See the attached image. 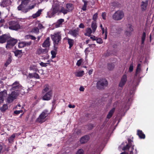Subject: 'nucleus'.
Returning <instances> with one entry per match:
<instances>
[{
    "mask_svg": "<svg viewBox=\"0 0 154 154\" xmlns=\"http://www.w3.org/2000/svg\"><path fill=\"white\" fill-rule=\"evenodd\" d=\"M148 4V1L146 0L145 2L142 1L141 5V9L143 11H146Z\"/></svg>",
    "mask_w": 154,
    "mask_h": 154,
    "instance_id": "nucleus-17",
    "label": "nucleus"
},
{
    "mask_svg": "<svg viewBox=\"0 0 154 154\" xmlns=\"http://www.w3.org/2000/svg\"><path fill=\"white\" fill-rule=\"evenodd\" d=\"M49 114L48 111L47 109H45L39 115V117L37 119L36 121L38 122H43V120L48 116Z\"/></svg>",
    "mask_w": 154,
    "mask_h": 154,
    "instance_id": "nucleus-8",
    "label": "nucleus"
},
{
    "mask_svg": "<svg viewBox=\"0 0 154 154\" xmlns=\"http://www.w3.org/2000/svg\"><path fill=\"white\" fill-rule=\"evenodd\" d=\"M102 34H103L104 33H105V37H104V39H106L107 38V28H106L105 29H102Z\"/></svg>",
    "mask_w": 154,
    "mask_h": 154,
    "instance_id": "nucleus-40",
    "label": "nucleus"
},
{
    "mask_svg": "<svg viewBox=\"0 0 154 154\" xmlns=\"http://www.w3.org/2000/svg\"><path fill=\"white\" fill-rule=\"evenodd\" d=\"M90 138V136L88 135H85L81 138L80 142L82 144H84L87 142Z\"/></svg>",
    "mask_w": 154,
    "mask_h": 154,
    "instance_id": "nucleus-16",
    "label": "nucleus"
},
{
    "mask_svg": "<svg viewBox=\"0 0 154 154\" xmlns=\"http://www.w3.org/2000/svg\"><path fill=\"white\" fill-rule=\"evenodd\" d=\"M92 33V30L91 28H87L86 30V33L85 34V36L90 37L91 36V34Z\"/></svg>",
    "mask_w": 154,
    "mask_h": 154,
    "instance_id": "nucleus-30",
    "label": "nucleus"
},
{
    "mask_svg": "<svg viewBox=\"0 0 154 154\" xmlns=\"http://www.w3.org/2000/svg\"><path fill=\"white\" fill-rule=\"evenodd\" d=\"M8 28L11 30H17L20 28L19 22L16 20H11L9 22Z\"/></svg>",
    "mask_w": 154,
    "mask_h": 154,
    "instance_id": "nucleus-7",
    "label": "nucleus"
},
{
    "mask_svg": "<svg viewBox=\"0 0 154 154\" xmlns=\"http://www.w3.org/2000/svg\"><path fill=\"white\" fill-rule=\"evenodd\" d=\"M44 96L42 97V99L44 100L48 101L51 99L53 92L51 90L44 94Z\"/></svg>",
    "mask_w": 154,
    "mask_h": 154,
    "instance_id": "nucleus-11",
    "label": "nucleus"
},
{
    "mask_svg": "<svg viewBox=\"0 0 154 154\" xmlns=\"http://www.w3.org/2000/svg\"><path fill=\"white\" fill-rule=\"evenodd\" d=\"M11 90H15L12 92L11 94H9L8 97L7 99V101L8 103H11L14 99H16L17 97L19 94V90H18L20 88L21 85L18 81H16L14 82L11 85Z\"/></svg>",
    "mask_w": 154,
    "mask_h": 154,
    "instance_id": "nucleus-1",
    "label": "nucleus"
},
{
    "mask_svg": "<svg viewBox=\"0 0 154 154\" xmlns=\"http://www.w3.org/2000/svg\"><path fill=\"white\" fill-rule=\"evenodd\" d=\"M50 38L48 37L44 41L42 44V46L43 47L47 48L49 47L50 46Z\"/></svg>",
    "mask_w": 154,
    "mask_h": 154,
    "instance_id": "nucleus-19",
    "label": "nucleus"
},
{
    "mask_svg": "<svg viewBox=\"0 0 154 154\" xmlns=\"http://www.w3.org/2000/svg\"><path fill=\"white\" fill-rule=\"evenodd\" d=\"M12 59L11 57L10 56L8 59L7 60L6 63L5 64V65L6 67H7L8 65H9L11 62Z\"/></svg>",
    "mask_w": 154,
    "mask_h": 154,
    "instance_id": "nucleus-37",
    "label": "nucleus"
},
{
    "mask_svg": "<svg viewBox=\"0 0 154 154\" xmlns=\"http://www.w3.org/2000/svg\"><path fill=\"white\" fill-rule=\"evenodd\" d=\"M88 128L90 129H92V128L93 127V125L92 124H89L88 125Z\"/></svg>",
    "mask_w": 154,
    "mask_h": 154,
    "instance_id": "nucleus-64",
    "label": "nucleus"
},
{
    "mask_svg": "<svg viewBox=\"0 0 154 154\" xmlns=\"http://www.w3.org/2000/svg\"><path fill=\"white\" fill-rule=\"evenodd\" d=\"M42 9H39L36 13L39 16H40L42 13Z\"/></svg>",
    "mask_w": 154,
    "mask_h": 154,
    "instance_id": "nucleus-60",
    "label": "nucleus"
},
{
    "mask_svg": "<svg viewBox=\"0 0 154 154\" xmlns=\"http://www.w3.org/2000/svg\"><path fill=\"white\" fill-rule=\"evenodd\" d=\"M107 67L109 70H112L114 68L115 65L113 63H108L107 64Z\"/></svg>",
    "mask_w": 154,
    "mask_h": 154,
    "instance_id": "nucleus-34",
    "label": "nucleus"
},
{
    "mask_svg": "<svg viewBox=\"0 0 154 154\" xmlns=\"http://www.w3.org/2000/svg\"><path fill=\"white\" fill-rule=\"evenodd\" d=\"M120 6V4L119 2H113L111 3V6H112L114 8L119 7Z\"/></svg>",
    "mask_w": 154,
    "mask_h": 154,
    "instance_id": "nucleus-35",
    "label": "nucleus"
},
{
    "mask_svg": "<svg viewBox=\"0 0 154 154\" xmlns=\"http://www.w3.org/2000/svg\"><path fill=\"white\" fill-rule=\"evenodd\" d=\"M69 34L75 37L77 36L78 35L79 30L77 29L70 30L69 31Z\"/></svg>",
    "mask_w": 154,
    "mask_h": 154,
    "instance_id": "nucleus-20",
    "label": "nucleus"
},
{
    "mask_svg": "<svg viewBox=\"0 0 154 154\" xmlns=\"http://www.w3.org/2000/svg\"><path fill=\"white\" fill-rule=\"evenodd\" d=\"M30 0H21V2L22 4H23L25 6H26L29 2Z\"/></svg>",
    "mask_w": 154,
    "mask_h": 154,
    "instance_id": "nucleus-44",
    "label": "nucleus"
},
{
    "mask_svg": "<svg viewBox=\"0 0 154 154\" xmlns=\"http://www.w3.org/2000/svg\"><path fill=\"white\" fill-rule=\"evenodd\" d=\"M73 5L71 3H67L66 5V8L69 12L71 11L73 9Z\"/></svg>",
    "mask_w": 154,
    "mask_h": 154,
    "instance_id": "nucleus-24",
    "label": "nucleus"
},
{
    "mask_svg": "<svg viewBox=\"0 0 154 154\" xmlns=\"http://www.w3.org/2000/svg\"><path fill=\"white\" fill-rule=\"evenodd\" d=\"M97 37L94 35H92L90 37V38L93 41H96Z\"/></svg>",
    "mask_w": 154,
    "mask_h": 154,
    "instance_id": "nucleus-59",
    "label": "nucleus"
},
{
    "mask_svg": "<svg viewBox=\"0 0 154 154\" xmlns=\"http://www.w3.org/2000/svg\"><path fill=\"white\" fill-rule=\"evenodd\" d=\"M17 39L11 38L10 37V38L7 42V45L6 47L7 48H11L14 46L17 43Z\"/></svg>",
    "mask_w": 154,
    "mask_h": 154,
    "instance_id": "nucleus-9",
    "label": "nucleus"
},
{
    "mask_svg": "<svg viewBox=\"0 0 154 154\" xmlns=\"http://www.w3.org/2000/svg\"><path fill=\"white\" fill-rule=\"evenodd\" d=\"M141 64L139 63L138 64L137 67L136 71L135 73V76H137L138 74H139L141 72Z\"/></svg>",
    "mask_w": 154,
    "mask_h": 154,
    "instance_id": "nucleus-28",
    "label": "nucleus"
},
{
    "mask_svg": "<svg viewBox=\"0 0 154 154\" xmlns=\"http://www.w3.org/2000/svg\"><path fill=\"white\" fill-rule=\"evenodd\" d=\"M108 84L107 81L105 79H100L97 82L96 87L99 90H103L106 87Z\"/></svg>",
    "mask_w": 154,
    "mask_h": 154,
    "instance_id": "nucleus-4",
    "label": "nucleus"
},
{
    "mask_svg": "<svg viewBox=\"0 0 154 154\" xmlns=\"http://www.w3.org/2000/svg\"><path fill=\"white\" fill-rule=\"evenodd\" d=\"M98 17V13H95L93 16L92 19L94 20V22H96V20Z\"/></svg>",
    "mask_w": 154,
    "mask_h": 154,
    "instance_id": "nucleus-45",
    "label": "nucleus"
},
{
    "mask_svg": "<svg viewBox=\"0 0 154 154\" xmlns=\"http://www.w3.org/2000/svg\"><path fill=\"white\" fill-rule=\"evenodd\" d=\"M32 32L38 34L39 32V29L37 27H35L32 30Z\"/></svg>",
    "mask_w": 154,
    "mask_h": 154,
    "instance_id": "nucleus-43",
    "label": "nucleus"
},
{
    "mask_svg": "<svg viewBox=\"0 0 154 154\" xmlns=\"http://www.w3.org/2000/svg\"><path fill=\"white\" fill-rule=\"evenodd\" d=\"M51 90H52L49 85L48 84H46L44 86V89L42 90V93L43 94H45Z\"/></svg>",
    "mask_w": 154,
    "mask_h": 154,
    "instance_id": "nucleus-22",
    "label": "nucleus"
},
{
    "mask_svg": "<svg viewBox=\"0 0 154 154\" xmlns=\"http://www.w3.org/2000/svg\"><path fill=\"white\" fill-rule=\"evenodd\" d=\"M29 69L30 70H33L35 72L38 70L36 66L35 65H31L29 67Z\"/></svg>",
    "mask_w": 154,
    "mask_h": 154,
    "instance_id": "nucleus-32",
    "label": "nucleus"
},
{
    "mask_svg": "<svg viewBox=\"0 0 154 154\" xmlns=\"http://www.w3.org/2000/svg\"><path fill=\"white\" fill-rule=\"evenodd\" d=\"M133 31V26L131 24H129L127 26V29L125 32L126 34L128 36H130Z\"/></svg>",
    "mask_w": 154,
    "mask_h": 154,
    "instance_id": "nucleus-13",
    "label": "nucleus"
},
{
    "mask_svg": "<svg viewBox=\"0 0 154 154\" xmlns=\"http://www.w3.org/2000/svg\"><path fill=\"white\" fill-rule=\"evenodd\" d=\"M40 66L42 67H46L47 66V64H50L49 63H45L41 62L39 63Z\"/></svg>",
    "mask_w": 154,
    "mask_h": 154,
    "instance_id": "nucleus-48",
    "label": "nucleus"
},
{
    "mask_svg": "<svg viewBox=\"0 0 154 154\" xmlns=\"http://www.w3.org/2000/svg\"><path fill=\"white\" fill-rule=\"evenodd\" d=\"M115 109L114 108H112L109 112L107 116V118L109 119L112 116L113 113L115 111Z\"/></svg>",
    "mask_w": 154,
    "mask_h": 154,
    "instance_id": "nucleus-29",
    "label": "nucleus"
},
{
    "mask_svg": "<svg viewBox=\"0 0 154 154\" xmlns=\"http://www.w3.org/2000/svg\"><path fill=\"white\" fill-rule=\"evenodd\" d=\"M124 16V12L121 10L116 11L112 15V18L116 21H119L122 19Z\"/></svg>",
    "mask_w": 154,
    "mask_h": 154,
    "instance_id": "nucleus-6",
    "label": "nucleus"
},
{
    "mask_svg": "<svg viewBox=\"0 0 154 154\" xmlns=\"http://www.w3.org/2000/svg\"><path fill=\"white\" fill-rule=\"evenodd\" d=\"M67 40H68V44L69 45V48L70 49L73 46L74 44V41L73 39L69 38H67Z\"/></svg>",
    "mask_w": 154,
    "mask_h": 154,
    "instance_id": "nucleus-31",
    "label": "nucleus"
},
{
    "mask_svg": "<svg viewBox=\"0 0 154 154\" xmlns=\"http://www.w3.org/2000/svg\"><path fill=\"white\" fill-rule=\"evenodd\" d=\"M34 73H30L28 75V77L29 79L34 78Z\"/></svg>",
    "mask_w": 154,
    "mask_h": 154,
    "instance_id": "nucleus-57",
    "label": "nucleus"
},
{
    "mask_svg": "<svg viewBox=\"0 0 154 154\" xmlns=\"http://www.w3.org/2000/svg\"><path fill=\"white\" fill-rule=\"evenodd\" d=\"M79 27L80 28H84L85 27V26L84 24L82 23H81L80 24L79 26Z\"/></svg>",
    "mask_w": 154,
    "mask_h": 154,
    "instance_id": "nucleus-61",
    "label": "nucleus"
},
{
    "mask_svg": "<svg viewBox=\"0 0 154 154\" xmlns=\"http://www.w3.org/2000/svg\"><path fill=\"white\" fill-rule=\"evenodd\" d=\"M8 109V105L7 104H5L1 108L0 110L2 112H4Z\"/></svg>",
    "mask_w": 154,
    "mask_h": 154,
    "instance_id": "nucleus-38",
    "label": "nucleus"
},
{
    "mask_svg": "<svg viewBox=\"0 0 154 154\" xmlns=\"http://www.w3.org/2000/svg\"><path fill=\"white\" fill-rule=\"evenodd\" d=\"M15 137V135L14 134H13L11 137L8 138L9 142L10 143H11L14 140V138Z\"/></svg>",
    "mask_w": 154,
    "mask_h": 154,
    "instance_id": "nucleus-41",
    "label": "nucleus"
},
{
    "mask_svg": "<svg viewBox=\"0 0 154 154\" xmlns=\"http://www.w3.org/2000/svg\"><path fill=\"white\" fill-rule=\"evenodd\" d=\"M84 71H81L76 72L75 73V75L77 77H82L84 75Z\"/></svg>",
    "mask_w": 154,
    "mask_h": 154,
    "instance_id": "nucleus-36",
    "label": "nucleus"
},
{
    "mask_svg": "<svg viewBox=\"0 0 154 154\" xmlns=\"http://www.w3.org/2000/svg\"><path fill=\"white\" fill-rule=\"evenodd\" d=\"M64 21V20L63 19L61 18L58 20L57 22L54 24L55 27L56 28L60 27Z\"/></svg>",
    "mask_w": 154,
    "mask_h": 154,
    "instance_id": "nucleus-21",
    "label": "nucleus"
},
{
    "mask_svg": "<svg viewBox=\"0 0 154 154\" xmlns=\"http://www.w3.org/2000/svg\"><path fill=\"white\" fill-rule=\"evenodd\" d=\"M96 41H97V43L100 44H102L103 43V41L102 39L100 38H97Z\"/></svg>",
    "mask_w": 154,
    "mask_h": 154,
    "instance_id": "nucleus-50",
    "label": "nucleus"
},
{
    "mask_svg": "<svg viewBox=\"0 0 154 154\" xmlns=\"http://www.w3.org/2000/svg\"><path fill=\"white\" fill-rule=\"evenodd\" d=\"M57 45H58V44H54V49L56 51H57V47H56V46Z\"/></svg>",
    "mask_w": 154,
    "mask_h": 154,
    "instance_id": "nucleus-62",
    "label": "nucleus"
},
{
    "mask_svg": "<svg viewBox=\"0 0 154 154\" xmlns=\"http://www.w3.org/2000/svg\"><path fill=\"white\" fill-rule=\"evenodd\" d=\"M84 150L82 149H79L76 152V154H84Z\"/></svg>",
    "mask_w": 154,
    "mask_h": 154,
    "instance_id": "nucleus-46",
    "label": "nucleus"
},
{
    "mask_svg": "<svg viewBox=\"0 0 154 154\" xmlns=\"http://www.w3.org/2000/svg\"><path fill=\"white\" fill-rule=\"evenodd\" d=\"M133 141L130 139H128V143L125 142L126 145L124 146L122 148L124 150L129 149L130 147H131V150L130 152V154H137V151L136 149H134V145L132 144Z\"/></svg>",
    "mask_w": 154,
    "mask_h": 154,
    "instance_id": "nucleus-3",
    "label": "nucleus"
},
{
    "mask_svg": "<svg viewBox=\"0 0 154 154\" xmlns=\"http://www.w3.org/2000/svg\"><path fill=\"white\" fill-rule=\"evenodd\" d=\"M127 76L126 75H124L121 80L119 84V86L120 87H122L125 84L127 81Z\"/></svg>",
    "mask_w": 154,
    "mask_h": 154,
    "instance_id": "nucleus-15",
    "label": "nucleus"
},
{
    "mask_svg": "<svg viewBox=\"0 0 154 154\" xmlns=\"http://www.w3.org/2000/svg\"><path fill=\"white\" fill-rule=\"evenodd\" d=\"M10 36L9 35L5 34L0 36V43H3L5 42L10 38Z\"/></svg>",
    "mask_w": 154,
    "mask_h": 154,
    "instance_id": "nucleus-14",
    "label": "nucleus"
},
{
    "mask_svg": "<svg viewBox=\"0 0 154 154\" xmlns=\"http://www.w3.org/2000/svg\"><path fill=\"white\" fill-rule=\"evenodd\" d=\"M48 51V49L47 48L42 49L40 48L37 50L36 51L37 54L40 55L41 54H46V56L45 58V59H48L49 58V55L47 53Z\"/></svg>",
    "mask_w": 154,
    "mask_h": 154,
    "instance_id": "nucleus-10",
    "label": "nucleus"
},
{
    "mask_svg": "<svg viewBox=\"0 0 154 154\" xmlns=\"http://www.w3.org/2000/svg\"><path fill=\"white\" fill-rule=\"evenodd\" d=\"M51 37L53 41V44H58L61 39V34L60 32H55L53 34H51Z\"/></svg>",
    "mask_w": 154,
    "mask_h": 154,
    "instance_id": "nucleus-5",
    "label": "nucleus"
},
{
    "mask_svg": "<svg viewBox=\"0 0 154 154\" xmlns=\"http://www.w3.org/2000/svg\"><path fill=\"white\" fill-rule=\"evenodd\" d=\"M51 54L52 55L51 58L52 59H53L55 57H56L57 54L56 51V52L55 51L52 50L51 51Z\"/></svg>",
    "mask_w": 154,
    "mask_h": 154,
    "instance_id": "nucleus-42",
    "label": "nucleus"
},
{
    "mask_svg": "<svg viewBox=\"0 0 154 154\" xmlns=\"http://www.w3.org/2000/svg\"><path fill=\"white\" fill-rule=\"evenodd\" d=\"M34 78H35L36 79H39L40 77H39L38 74L36 72L34 73Z\"/></svg>",
    "mask_w": 154,
    "mask_h": 154,
    "instance_id": "nucleus-56",
    "label": "nucleus"
},
{
    "mask_svg": "<svg viewBox=\"0 0 154 154\" xmlns=\"http://www.w3.org/2000/svg\"><path fill=\"white\" fill-rule=\"evenodd\" d=\"M137 134L140 139H144L145 138V135L142 130H137Z\"/></svg>",
    "mask_w": 154,
    "mask_h": 154,
    "instance_id": "nucleus-18",
    "label": "nucleus"
},
{
    "mask_svg": "<svg viewBox=\"0 0 154 154\" xmlns=\"http://www.w3.org/2000/svg\"><path fill=\"white\" fill-rule=\"evenodd\" d=\"M146 36V33L145 32H143L141 37V44H144V41Z\"/></svg>",
    "mask_w": 154,
    "mask_h": 154,
    "instance_id": "nucleus-39",
    "label": "nucleus"
},
{
    "mask_svg": "<svg viewBox=\"0 0 154 154\" xmlns=\"http://www.w3.org/2000/svg\"><path fill=\"white\" fill-rule=\"evenodd\" d=\"M82 59H79V60H78L77 61V62L76 63V65L78 66H79L81 65L82 63Z\"/></svg>",
    "mask_w": 154,
    "mask_h": 154,
    "instance_id": "nucleus-52",
    "label": "nucleus"
},
{
    "mask_svg": "<svg viewBox=\"0 0 154 154\" xmlns=\"http://www.w3.org/2000/svg\"><path fill=\"white\" fill-rule=\"evenodd\" d=\"M15 56L18 57H21L23 55V53L21 50H16L14 52Z\"/></svg>",
    "mask_w": 154,
    "mask_h": 154,
    "instance_id": "nucleus-27",
    "label": "nucleus"
},
{
    "mask_svg": "<svg viewBox=\"0 0 154 154\" xmlns=\"http://www.w3.org/2000/svg\"><path fill=\"white\" fill-rule=\"evenodd\" d=\"M23 112V111L22 110H15L14 111V113L15 114L18 115L20 113H22Z\"/></svg>",
    "mask_w": 154,
    "mask_h": 154,
    "instance_id": "nucleus-54",
    "label": "nucleus"
},
{
    "mask_svg": "<svg viewBox=\"0 0 154 154\" xmlns=\"http://www.w3.org/2000/svg\"><path fill=\"white\" fill-rule=\"evenodd\" d=\"M30 36L31 35H26L25 36V38L26 39H29L30 38Z\"/></svg>",
    "mask_w": 154,
    "mask_h": 154,
    "instance_id": "nucleus-63",
    "label": "nucleus"
},
{
    "mask_svg": "<svg viewBox=\"0 0 154 154\" xmlns=\"http://www.w3.org/2000/svg\"><path fill=\"white\" fill-rule=\"evenodd\" d=\"M10 1L9 0H3L0 3V5L1 7H5L9 5Z\"/></svg>",
    "mask_w": 154,
    "mask_h": 154,
    "instance_id": "nucleus-23",
    "label": "nucleus"
},
{
    "mask_svg": "<svg viewBox=\"0 0 154 154\" xmlns=\"http://www.w3.org/2000/svg\"><path fill=\"white\" fill-rule=\"evenodd\" d=\"M23 4L21 3V4L17 7V9L18 11H21L23 13H26L32 8H26Z\"/></svg>",
    "mask_w": 154,
    "mask_h": 154,
    "instance_id": "nucleus-12",
    "label": "nucleus"
},
{
    "mask_svg": "<svg viewBox=\"0 0 154 154\" xmlns=\"http://www.w3.org/2000/svg\"><path fill=\"white\" fill-rule=\"evenodd\" d=\"M68 11L66 9V8H65L64 7L62 6L61 8L60 9L59 11V15L61 13H63L64 15L67 14L68 13Z\"/></svg>",
    "mask_w": 154,
    "mask_h": 154,
    "instance_id": "nucleus-26",
    "label": "nucleus"
},
{
    "mask_svg": "<svg viewBox=\"0 0 154 154\" xmlns=\"http://www.w3.org/2000/svg\"><path fill=\"white\" fill-rule=\"evenodd\" d=\"M24 46H28L32 44L31 41L28 42H24Z\"/></svg>",
    "mask_w": 154,
    "mask_h": 154,
    "instance_id": "nucleus-47",
    "label": "nucleus"
},
{
    "mask_svg": "<svg viewBox=\"0 0 154 154\" xmlns=\"http://www.w3.org/2000/svg\"><path fill=\"white\" fill-rule=\"evenodd\" d=\"M106 12H103L102 13L101 16L102 17L103 19L104 20H106Z\"/></svg>",
    "mask_w": 154,
    "mask_h": 154,
    "instance_id": "nucleus-53",
    "label": "nucleus"
},
{
    "mask_svg": "<svg viewBox=\"0 0 154 154\" xmlns=\"http://www.w3.org/2000/svg\"><path fill=\"white\" fill-rule=\"evenodd\" d=\"M133 69H134V66L133 65V64H132V63L130 65L129 69V71L130 72H132L133 71Z\"/></svg>",
    "mask_w": 154,
    "mask_h": 154,
    "instance_id": "nucleus-51",
    "label": "nucleus"
},
{
    "mask_svg": "<svg viewBox=\"0 0 154 154\" xmlns=\"http://www.w3.org/2000/svg\"><path fill=\"white\" fill-rule=\"evenodd\" d=\"M40 16H39L36 13L35 14H33L32 16V17L33 18H35L36 17H39Z\"/></svg>",
    "mask_w": 154,
    "mask_h": 154,
    "instance_id": "nucleus-58",
    "label": "nucleus"
},
{
    "mask_svg": "<svg viewBox=\"0 0 154 154\" xmlns=\"http://www.w3.org/2000/svg\"><path fill=\"white\" fill-rule=\"evenodd\" d=\"M38 28L39 29H42L43 28H44V27L43 25L40 23H39L38 24Z\"/></svg>",
    "mask_w": 154,
    "mask_h": 154,
    "instance_id": "nucleus-55",
    "label": "nucleus"
},
{
    "mask_svg": "<svg viewBox=\"0 0 154 154\" xmlns=\"http://www.w3.org/2000/svg\"><path fill=\"white\" fill-rule=\"evenodd\" d=\"M91 26L92 28L93 31L94 32L96 30L97 28V26L96 22H92L91 25Z\"/></svg>",
    "mask_w": 154,
    "mask_h": 154,
    "instance_id": "nucleus-33",
    "label": "nucleus"
},
{
    "mask_svg": "<svg viewBox=\"0 0 154 154\" xmlns=\"http://www.w3.org/2000/svg\"><path fill=\"white\" fill-rule=\"evenodd\" d=\"M24 46V42H22L19 43L18 47L19 48H22Z\"/></svg>",
    "mask_w": 154,
    "mask_h": 154,
    "instance_id": "nucleus-49",
    "label": "nucleus"
},
{
    "mask_svg": "<svg viewBox=\"0 0 154 154\" xmlns=\"http://www.w3.org/2000/svg\"><path fill=\"white\" fill-rule=\"evenodd\" d=\"M60 5L59 3H54L52 5L50 10L47 13L48 17L51 18L54 16L56 14H57L58 15H59V13L60 10Z\"/></svg>",
    "mask_w": 154,
    "mask_h": 154,
    "instance_id": "nucleus-2",
    "label": "nucleus"
},
{
    "mask_svg": "<svg viewBox=\"0 0 154 154\" xmlns=\"http://www.w3.org/2000/svg\"><path fill=\"white\" fill-rule=\"evenodd\" d=\"M7 94L6 91H3L0 93V103H2L4 101V97Z\"/></svg>",
    "mask_w": 154,
    "mask_h": 154,
    "instance_id": "nucleus-25",
    "label": "nucleus"
}]
</instances>
